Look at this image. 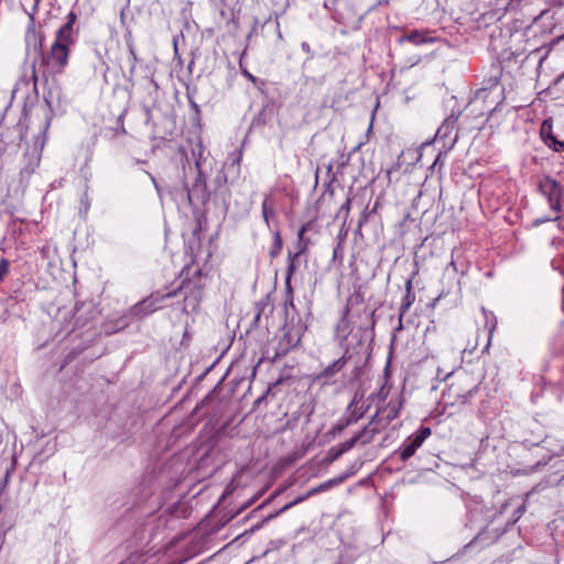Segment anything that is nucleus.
I'll return each instance as SVG.
<instances>
[{
  "instance_id": "24",
  "label": "nucleus",
  "mask_w": 564,
  "mask_h": 564,
  "mask_svg": "<svg viewBox=\"0 0 564 564\" xmlns=\"http://www.w3.org/2000/svg\"><path fill=\"white\" fill-rule=\"evenodd\" d=\"M296 506L295 503H293V500L289 503H286L284 507H282L278 512L276 514H281L283 512H285L286 510H289L290 508Z\"/></svg>"
},
{
  "instance_id": "2",
  "label": "nucleus",
  "mask_w": 564,
  "mask_h": 564,
  "mask_svg": "<svg viewBox=\"0 0 564 564\" xmlns=\"http://www.w3.org/2000/svg\"><path fill=\"white\" fill-rule=\"evenodd\" d=\"M379 432L380 427L377 425V420L372 419L368 425H366L355 436L344 443L338 444L335 447H332L329 451V454L332 455L330 460L333 462L339 458L344 453L351 449L357 444V442H361L362 444L370 443Z\"/></svg>"
},
{
  "instance_id": "5",
  "label": "nucleus",
  "mask_w": 564,
  "mask_h": 564,
  "mask_svg": "<svg viewBox=\"0 0 564 564\" xmlns=\"http://www.w3.org/2000/svg\"><path fill=\"white\" fill-rule=\"evenodd\" d=\"M540 191L547 198L551 209L558 212L561 208V185L551 177H544L540 182Z\"/></svg>"
},
{
  "instance_id": "15",
  "label": "nucleus",
  "mask_w": 564,
  "mask_h": 564,
  "mask_svg": "<svg viewBox=\"0 0 564 564\" xmlns=\"http://www.w3.org/2000/svg\"><path fill=\"white\" fill-rule=\"evenodd\" d=\"M283 241L280 231H275L273 236V250L271 251L272 257H276L282 250Z\"/></svg>"
},
{
  "instance_id": "14",
  "label": "nucleus",
  "mask_w": 564,
  "mask_h": 564,
  "mask_svg": "<svg viewBox=\"0 0 564 564\" xmlns=\"http://www.w3.org/2000/svg\"><path fill=\"white\" fill-rule=\"evenodd\" d=\"M405 296H404V303H403V306H404V310H408L411 304L414 302V299H415V295L412 291V280H408L406 283H405Z\"/></svg>"
},
{
  "instance_id": "19",
  "label": "nucleus",
  "mask_w": 564,
  "mask_h": 564,
  "mask_svg": "<svg viewBox=\"0 0 564 564\" xmlns=\"http://www.w3.org/2000/svg\"><path fill=\"white\" fill-rule=\"evenodd\" d=\"M346 479H347V475H341L339 477L327 480L326 484H327V487L330 489L332 487H335V486L341 484Z\"/></svg>"
},
{
  "instance_id": "21",
  "label": "nucleus",
  "mask_w": 564,
  "mask_h": 564,
  "mask_svg": "<svg viewBox=\"0 0 564 564\" xmlns=\"http://www.w3.org/2000/svg\"><path fill=\"white\" fill-rule=\"evenodd\" d=\"M285 289L290 296V304L292 305L293 304V289L291 286V278L285 279Z\"/></svg>"
},
{
  "instance_id": "13",
  "label": "nucleus",
  "mask_w": 564,
  "mask_h": 564,
  "mask_svg": "<svg viewBox=\"0 0 564 564\" xmlns=\"http://www.w3.org/2000/svg\"><path fill=\"white\" fill-rule=\"evenodd\" d=\"M347 362L346 356L340 357L339 359L335 360L332 365L327 366L323 372L322 376L324 377H332L338 371H340Z\"/></svg>"
},
{
  "instance_id": "3",
  "label": "nucleus",
  "mask_w": 564,
  "mask_h": 564,
  "mask_svg": "<svg viewBox=\"0 0 564 564\" xmlns=\"http://www.w3.org/2000/svg\"><path fill=\"white\" fill-rule=\"evenodd\" d=\"M183 289H187V284H185V282H183L180 288L167 293H163L161 291L154 292L143 301L133 305L131 308V313L132 315L138 317L149 315L159 310L161 307V303L164 300L175 297Z\"/></svg>"
},
{
  "instance_id": "6",
  "label": "nucleus",
  "mask_w": 564,
  "mask_h": 564,
  "mask_svg": "<svg viewBox=\"0 0 564 564\" xmlns=\"http://www.w3.org/2000/svg\"><path fill=\"white\" fill-rule=\"evenodd\" d=\"M402 406H403V401H402L401 397H397L394 399H391L386 408H383V409L379 408L378 409L376 415L372 419L377 420V425L381 429L382 426L380 425V419L378 417V415L380 413L384 414V417H383L384 421H386L384 425H388L394 419L398 417Z\"/></svg>"
},
{
  "instance_id": "18",
  "label": "nucleus",
  "mask_w": 564,
  "mask_h": 564,
  "mask_svg": "<svg viewBox=\"0 0 564 564\" xmlns=\"http://www.w3.org/2000/svg\"><path fill=\"white\" fill-rule=\"evenodd\" d=\"M346 479H347V475H341L339 477L327 480L326 484H327V487L330 489L332 487H335V486L341 484Z\"/></svg>"
},
{
  "instance_id": "23",
  "label": "nucleus",
  "mask_w": 564,
  "mask_h": 564,
  "mask_svg": "<svg viewBox=\"0 0 564 564\" xmlns=\"http://www.w3.org/2000/svg\"><path fill=\"white\" fill-rule=\"evenodd\" d=\"M350 203H351V199L347 198L345 204L341 205L340 212H344L346 215H348V213L350 210Z\"/></svg>"
},
{
  "instance_id": "29",
  "label": "nucleus",
  "mask_w": 564,
  "mask_h": 564,
  "mask_svg": "<svg viewBox=\"0 0 564 564\" xmlns=\"http://www.w3.org/2000/svg\"><path fill=\"white\" fill-rule=\"evenodd\" d=\"M263 399H264V397H263V395H262V397H260V398H258V399L254 401V405L260 404V403L262 402V400H263Z\"/></svg>"
},
{
  "instance_id": "31",
  "label": "nucleus",
  "mask_w": 564,
  "mask_h": 564,
  "mask_svg": "<svg viewBox=\"0 0 564 564\" xmlns=\"http://www.w3.org/2000/svg\"><path fill=\"white\" fill-rule=\"evenodd\" d=\"M467 400H468V397H467V395H463V397H460V403H463V404H464V403H466V402H467Z\"/></svg>"
},
{
  "instance_id": "17",
  "label": "nucleus",
  "mask_w": 564,
  "mask_h": 564,
  "mask_svg": "<svg viewBox=\"0 0 564 564\" xmlns=\"http://www.w3.org/2000/svg\"><path fill=\"white\" fill-rule=\"evenodd\" d=\"M10 270V262L6 258L0 259V282L4 280Z\"/></svg>"
},
{
  "instance_id": "1",
  "label": "nucleus",
  "mask_w": 564,
  "mask_h": 564,
  "mask_svg": "<svg viewBox=\"0 0 564 564\" xmlns=\"http://www.w3.org/2000/svg\"><path fill=\"white\" fill-rule=\"evenodd\" d=\"M75 17L70 19L57 31L56 37L51 45L50 51L43 57V67L45 76H55L62 74L68 65L69 47L73 44V23Z\"/></svg>"
},
{
  "instance_id": "20",
  "label": "nucleus",
  "mask_w": 564,
  "mask_h": 564,
  "mask_svg": "<svg viewBox=\"0 0 564 564\" xmlns=\"http://www.w3.org/2000/svg\"><path fill=\"white\" fill-rule=\"evenodd\" d=\"M328 489H329V488L327 487L326 481H324V482L319 484L318 486H316V487H314V488L310 489V490H308V495H313V496H314V495H317V494H319V492L326 491V490H328Z\"/></svg>"
},
{
  "instance_id": "11",
  "label": "nucleus",
  "mask_w": 564,
  "mask_h": 564,
  "mask_svg": "<svg viewBox=\"0 0 564 564\" xmlns=\"http://www.w3.org/2000/svg\"><path fill=\"white\" fill-rule=\"evenodd\" d=\"M202 297V290L199 288L194 289L192 292V295H186L184 299V311H187L188 307H191L192 311H194L200 301Z\"/></svg>"
},
{
  "instance_id": "27",
  "label": "nucleus",
  "mask_w": 564,
  "mask_h": 564,
  "mask_svg": "<svg viewBox=\"0 0 564 564\" xmlns=\"http://www.w3.org/2000/svg\"><path fill=\"white\" fill-rule=\"evenodd\" d=\"M301 47L304 52L308 53L311 51L310 45L306 42L301 44Z\"/></svg>"
},
{
  "instance_id": "9",
  "label": "nucleus",
  "mask_w": 564,
  "mask_h": 564,
  "mask_svg": "<svg viewBox=\"0 0 564 564\" xmlns=\"http://www.w3.org/2000/svg\"><path fill=\"white\" fill-rule=\"evenodd\" d=\"M362 416V413L355 414L354 412L347 417L339 420L333 427L330 433L336 436L339 435L346 427H348L350 424L356 423L360 417Z\"/></svg>"
},
{
  "instance_id": "30",
  "label": "nucleus",
  "mask_w": 564,
  "mask_h": 564,
  "mask_svg": "<svg viewBox=\"0 0 564 564\" xmlns=\"http://www.w3.org/2000/svg\"><path fill=\"white\" fill-rule=\"evenodd\" d=\"M357 403V400L356 398L350 402L349 406H348V411L351 410V408Z\"/></svg>"
},
{
  "instance_id": "12",
  "label": "nucleus",
  "mask_w": 564,
  "mask_h": 564,
  "mask_svg": "<svg viewBox=\"0 0 564 564\" xmlns=\"http://www.w3.org/2000/svg\"><path fill=\"white\" fill-rule=\"evenodd\" d=\"M404 41L411 42L415 45H421L426 42H430L431 39H429L424 33H422L420 31H412L409 34H405L404 36H402L401 42H404Z\"/></svg>"
},
{
  "instance_id": "28",
  "label": "nucleus",
  "mask_w": 564,
  "mask_h": 564,
  "mask_svg": "<svg viewBox=\"0 0 564 564\" xmlns=\"http://www.w3.org/2000/svg\"><path fill=\"white\" fill-rule=\"evenodd\" d=\"M341 325H343V329L346 330L347 329V325H346V321L343 319L341 323L339 325H337V330L339 332L341 329Z\"/></svg>"
},
{
  "instance_id": "4",
  "label": "nucleus",
  "mask_w": 564,
  "mask_h": 564,
  "mask_svg": "<svg viewBox=\"0 0 564 564\" xmlns=\"http://www.w3.org/2000/svg\"><path fill=\"white\" fill-rule=\"evenodd\" d=\"M431 435L430 427H421L414 434L410 435L400 447V458L405 462L414 455L417 448L422 446L424 441Z\"/></svg>"
},
{
  "instance_id": "32",
  "label": "nucleus",
  "mask_w": 564,
  "mask_h": 564,
  "mask_svg": "<svg viewBox=\"0 0 564 564\" xmlns=\"http://www.w3.org/2000/svg\"><path fill=\"white\" fill-rule=\"evenodd\" d=\"M477 345H478V343L476 341V343L474 344V346L469 348V351H470V352H473V351L476 349Z\"/></svg>"
},
{
  "instance_id": "22",
  "label": "nucleus",
  "mask_w": 564,
  "mask_h": 564,
  "mask_svg": "<svg viewBox=\"0 0 564 564\" xmlns=\"http://www.w3.org/2000/svg\"><path fill=\"white\" fill-rule=\"evenodd\" d=\"M313 495H308V491L305 492L304 495H301L299 497H296L294 500H293V503L295 505H299L303 501H305L306 499H308L310 497H312Z\"/></svg>"
},
{
  "instance_id": "16",
  "label": "nucleus",
  "mask_w": 564,
  "mask_h": 564,
  "mask_svg": "<svg viewBox=\"0 0 564 564\" xmlns=\"http://www.w3.org/2000/svg\"><path fill=\"white\" fill-rule=\"evenodd\" d=\"M303 250H304L303 248H300V250L293 257L289 256L286 278H292V275L294 274L295 269H296L294 258L299 257L303 252Z\"/></svg>"
},
{
  "instance_id": "7",
  "label": "nucleus",
  "mask_w": 564,
  "mask_h": 564,
  "mask_svg": "<svg viewBox=\"0 0 564 564\" xmlns=\"http://www.w3.org/2000/svg\"><path fill=\"white\" fill-rule=\"evenodd\" d=\"M541 135L544 141V143L553 149L556 152L564 151V142L556 140V138L553 135V133L550 130V127L546 128V122L542 124L541 128Z\"/></svg>"
},
{
  "instance_id": "25",
  "label": "nucleus",
  "mask_w": 564,
  "mask_h": 564,
  "mask_svg": "<svg viewBox=\"0 0 564 564\" xmlns=\"http://www.w3.org/2000/svg\"><path fill=\"white\" fill-rule=\"evenodd\" d=\"M241 74L252 83H256V77L252 74H250L247 69H242Z\"/></svg>"
},
{
  "instance_id": "8",
  "label": "nucleus",
  "mask_w": 564,
  "mask_h": 564,
  "mask_svg": "<svg viewBox=\"0 0 564 564\" xmlns=\"http://www.w3.org/2000/svg\"><path fill=\"white\" fill-rule=\"evenodd\" d=\"M482 312L485 315V328L488 332L487 343L484 348V350L487 351L491 345L492 336L497 328V318L492 313L487 312L486 310H482Z\"/></svg>"
},
{
  "instance_id": "10",
  "label": "nucleus",
  "mask_w": 564,
  "mask_h": 564,
  "mask_svg": "<svg viewBox=\"0 0 564 564\" xmlns=\"http://www.w3.org/2000/svg\"><path fill=\"white\" fill-rule=\"evenodd\" d=\"M274 198L272 194H265L262 202V216L265 224L269 226L270 218L274 216Z\"/></svg>"
},
{
  "instance_id": "26",
  "label": "nucleus",
  "mask_w": 564,
  "mask_h": 564,
  "mask_svg": "<svg viewBox=\"0 0 564 564\" xmlns=\"http://www.w3.org/2000/svg\"><path fill=\"white\" fill-rule=\"evenodd\" d=\"M306 230H307L306 225L302 226L301 229L299 230L297 238H299L300 241L303 239L304 234L306 232Z\"/></svg>"
},
{
  "instance_id": "33",
  "label": "nucleus",
  "mask_w": 564,
  "mask_h": 564,
  "mask_svg": "<svg viewBox=\"0 0 564 564\" xmlns=\"http://www.w3.org/2000/svg\"><path fill=\"white\" fill-rule=\"evenodd\" d=\"M546 220H547V219H545V221H546ZM543 221H544V219H543V220H540V219H539V220H536L535 223H536V224H540V223H543Z\"/></svg>"
}]
</instances>
